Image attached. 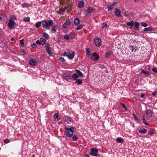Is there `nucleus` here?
<instances>
[{
	"label": "nucleus",
	"mask_w": 157,
	"mask_h": 157,
	"mask_svg": "<svg viewBox=\"0 0 157 157\" xmlns=\"http://www.w3.org/2000/svg\"><path fill=\"white\" fill-rule=\"evenodd\" d=\"M43 36L45 39H48L49 38V36L46 33L42 34Z\"/></svg>",
	"instance_id": "393cba45"
},
{
	"label": "nucleus",
	"mask_w": 157,
	"mask_h": 157,
	"mask_svg": "<svg viewBox=\"0 0 157 157\" xmlns=\"http://www.w3.org/2000/svg\"><path fill=\"white\" fill-rule=\"evenodd\" d=\"M91 59L93 60H97L99 58V56L96 52L93 53L90 56Z\"/></svg>",
	"instance_id": "20e7f679"
},
{
	"label": "nucleus",
	"mask_w": 157,
	"mask_h": 157,
	"mask_svg": "<svg viewBox=\"0 0 157 157\" xmlns=\"http://www.w3.org/2000/svg\"><path fill=\"white\" fill-rule=\"evenodd\" d=\"M121 105L125 109V110H127V108L126 105L123 103H121Z\"/></svg>",
	"instance_id": "3c124183"
},
{
	"label": "nucleus",
	"mask_w": 157,
	"mask_h": 157,
	"mask_svg": "<svg viewBox=\"0 0 157 157\" xmlns=\"http://www.w3.org/2000/svg\"><path fill=\"white\" fill-rule=\"evenodd\" d=\"M134 24L135 26L136 27H138L140 25L139 23L137 22H135Z\"/></svg>",
	"instance_id": "de8ad7c7"
},
{
	"label": "nucleus",
	"mask_w": 157,
	"mask_h": 157,
	"mask_svg": "<svg viewBox=\"0 0 157 157\" xmlns=\"http://www.w3.org/2000/svg\"><path fill=\"white\" fill-rule=\"evenodd\" d=\"M59 59V60L61 62L65 60L64 58L62 57L60 58Z\"/></svg>",
	"instance_id": "13d9d810"
},
{
	"label": "nucleus",
	"mask_w": 157,
	"mask_h": 157,
	"mask_svg": "<svg viewBox=\"0 0 157 157\" xmlns=\"http://www.w3.org/2000/svg\"><path fill=\"white\" fill-rule=\"evenodd\" d=\"M24 20L26 22H29L30 21V17H24Z\"/></svg>",
	"instance_id": "a19ab883"
},
{
	"label": "nucleus",
	"mask_w": 157,
	"mask_h": 157,
	"mask_svg": "<svg viewBox=\"0 0 157 157\" xmlns=\"http://www.w3.org/2000/svg\"><path fill=\"white\" fill-rule=\"evenodd\" d=\"M115 14L118 17H121V10L117 8H116L115 9Z\"/></svg>",
	"instance_id": "f8f14e48"
},
{
	"label": "nucleus",
	"mask_w": 157,
	"mask_h": 157,
	"mask_svg": "<svg viewBox=\"0 0 157 157\" xmlns=\"http://www.w3.org/2000/svg\"><path fill=\"white\" fill-rule=\"evenodd\" d=\"M138 132L139 133H142V134H145L147 132V130L145 128L142 129L140 128L138 130Z\"/></svg>",
	"instance_id": "6ab92c4d"
},
{
	"label": "nucleus",
	"mask_w": 157,
	"mask_h": 157,
	"mask_svg": "<svg viewBox=\"0 0 157 157\" xmlns=\"http://www.w3.org/2000/svg\"><path fill=\"white\" fill-rule=\"evenodd\" d=\"M98 152V150L97 149L93 148L91 149L90 154L92 156H98L97 154Z\"/></svg>",
	"instance_id": "7ed1b4c3"
},
{
	"label": "nucleus",
	"mask_w": 157,
	"mask_h": 157,
	"mask_svg": "<svg viewBox=\"0 0 157 157\" xmlns=\"http://www.w3.org/2000/svg\"><path fill=\"white\" fill-rule=\"evenodd\" d=\"M4 142L5 144H7V143H9L10 142V140H9V139H5L4 140Z\"/></svg>",
	"instance_id": "c03bdc74"
},
{
	"label": "nucleus",
	"mask_w": 157,
	"mask_h": 157,
	"mask_svg": "<svg viewBox=\"0 0 157 157\" xmlns=\"http://www.w3.org/2000/svg\"><path fill=\"white\" fill-rule=\"evenodd\" d=\"M157 93V92L156 91H155L152 93V95L153 96H155L156 95Z\"/></svg>",
	"instance_id": "6e6d98bb"
},
{
	"label": "nucleus",
	"mask_w": 157,
	"mask_h": 157,
	"mask_svg": "<svg viewBox=\"0 0 157 157\" xmlns=\"http://www.w3.org/2000/svg\"><path fill=\"white\" fill-rule=\"evenodd\" d=\"M40 40L41 41V42L42 43V44H46V40L43 38H41L40 39Z\"/></svg>",
	"instance_id": "c9c22d12"
},
{
	"label": "nucleus",
	"mask_w": 157,
	"mask_h": 157,
	"mask_svg": "<svg viewBox=\"0 0 157 157\" xmlns=\"http://www.w3.org/2000/svg\"><path fill=\"white\" fill-rule=\"evenodd\" d=\"M57 25H54L52 28V31L53 33H55L56 31Z\"/></svg>",
	"instance_id": "b1692460"
},
{
	"label": "nucleus",
	"mask_w": 157,
	"mask_h": 157,
	"mask_svg": "<svg viewBox=\"0 0 157 157\" xmlns=\"http://www.w3.org/2000/svg\"><path fill=\"white\" fill-rule=\"evenodd\" d=\"M64 12V10H63V8H60L59 10L57 11V13L59 14H61Z\"/></svg>",
	"instance_id": "cd10ccee"
},
{
	"label": "nucleus",
	"mask_w": 157,
	"mask_h": 157,
	"mask_svg": "<svg viewBox=\"0 0 157 157\" xmlns=\"http://www.w3.org/2000/svg\"><path fill=\"white\" fill-rule=\"evenodd\" d=\"M117 143H121L124 142V140L121 137H118L116 139Z\"/></svg>",
	"instance_id": "4be33fe9"
},
{
	"label": "nucleus",
	"mask_w": 157,
	"mask_h": 157,
	"mask_svg": "<svg viewBox=\"0 0 157 157\" xmlns=\"http://www.w3.org/2000/svg\"><path fill=\"white\" fill-rule=\"evenodd\" d=\"M45 49L47 53L49 55L51 56L52 53L49 44H47V45L45 47Z\"/></svg>",
	"instance_id": "6e6552de"
},
{
	"label": "nucleus",
	"mask_w": 157,
	"mask_h": 157,
	"mask_svg": "<svg viewBox=\"0 0 157 157\" xmlns=\"http://www.w3.org/2000/svg\"><path fill=\"white\" fill-rule=\"evenodd\" d=\"M142 119L143 120V123L146 125H148V124L145 122V115H143L142 116Z\"/></svg>",
	"instance_id": "a878e982"
},
{
	"label": "nucleus",
	"mask_w": 157,
	"mask_h": 157,
	"mask_svg": "<svg viewBox=\"0 0 157 157\" xmlns=\"http://www.w3.org/2000/svg\"><path fill=\"white\" fill-rule=\"evenodd\" d=\"M88 10H85L84 11V13L85 15H86L88 14Z\"/></svg>",
	"instance_id": "bf43d9fd"
},
{
	"label": "nucleus",
	"mask_w": 157,
	"mask_h": 157,
	"mask_svg": "<svg viewBox=\"0 0 157 157\" xmlns=\"http://www.w3.org/2000/svg\"><path fill=\"white\" fill-rule=\"evenodd\" d=\"M112 54V52H107L105 53V56L106 58L109 57Z\"/></svg>",
	"instance_id": "f704fd0d"
},
{
	"label": "nucleus",
	"mask_w": 157,
	"mask_h": 157,
	"mask_svg": "<svg viewBox=\"0 0 157 157\" xmlns=\"http://www.w3.org/2000/svg\"><path fill=\"white\" fill-rule=\"evenodd\" d=\"M31 46L32 48H36L37 47V45L36 43H33V44H32Z\"/></svg>",
	"instance_id": "49530a36"
},
{
	"label": "nucleus",
	"mask_w": 157,
	"mask_h": 157,
	"mask_svg": "<svg viewBox=\"0 0 157 157\" xmlns=\"http://www.w3.org/2000/svg\"><path fill=\"white\" fill-rule=\"evenodd\" d=\"M64 39L66 40H69V35L67 34H66L64 37Z\"/></svg>",
	"instance_id": "37998d69"
},
{
	"label": "nucleus",
	"mask_w": 157,
	"mask_h": 157,
	"mask_svg": "<svg viewBox=\"0 0 157 157\" xmlns=\"http://www.w3.org/2000/svg\"><path fill=\"white\" fill-rule=\"evenodd\" d=\"M41 24V21H38L36 23L35 27L37 28H39Z\"/></svg>",
	"instance_id": "473e14b6"
},
{
	"label": "nucleus",
	"mask_w": 157,
	"mask_h": 157,
	"mask_svg": "<svg viewBox=\"0 0 157 157\" xmlns=\"http://www.w3.org/2000/svg\"><path fill=\"white\" fill-rule=\"evenodd\" d=\"M7 18L6 16L4 14L0 13V20L5 21Z\"/></svg>",
	"instance_id": "f3484780"
},
{
	"label": "nucleus",
	"mask_w": 157,
	"mask_h": 157,
	"mask_svg": "<svg viewBox=\"0 0 157 157\" xmlns=\"http://www.w3.org/2000/svg\"><path fill=\"white\" fill-rule=\"evenodd\" d=\"M140 24H141V26H143L144 27H147L148 26L147 24L145 22H143L141 23Z\"/></svg>",
	"instance_id": "4c0bfd02"
},
{
	"label": "nucleus",
	"mask_w": 157,
	"mask_h": 157,
	"mask_svg": "<svg viewBox=\"0 0 157 157\" xmlns=\"http://www.w3.org/2000/svg\"><path fill=\"white\" fill-rule=\"evenodd\" d=\"M90 50L89 48H86V53L87 55H88L90 53Z\"/></svg>",
	"instance_id": "8fccbe9b"
},
{
	"label": "nucleus",
	"mask_w": 157,
	"mask_h": 157,
	"mask_svg": "<svg viewBox=\"0 0 157 157\" xmlns=\"http://www.w3.org/2000/svg\"><path fill=\"white\" fill-rule=\"evenodd\" d=\"M145 96V94L144 93H141V94L140 96L142 98H144Z\"/></svg>",
	"instance_id": "052dcab7"
},
{
	"label": "nucleus",
	"mask_w": 157,
	"mask_h": 157,
	"mask_svg": "<svg viewBox=\"0 0 157 157\" xmlns=\"http://www.w3.org/2000/svg\"><path fill=\"white\" fill-rule=\"evenodd\" d=\"M125 13H124V15L126 17H128V15H127V14L126 13V11H125Z\"/></svg>",
	"instance_id": "e2e57ef3"
},
{
	"label": "nucleus",
	"mask_w": 157,
	"mask_h": 157,
	"mask_svg": "<svg viewBox=\"0 0 157 157\" xmlns=\"http://www.w3.org/2000/svg\"><path fill=\"white\" fill-rule=\"evenodd\" d=\"M36 43L38 44H42V43L41 42L40 40H37L36 41Z\"/></svg>",
	"instance_id": "603ef678"
},
{
	"label": "nucleus",
	"mask_w": 157,
	"mask_h": 157,
	"mask_svg": "<svg viewBox=\"0 0 157 157\" xmlns=\"http://www.w3.org/2000/svg\"><path fill=\"white\" fill-rule=\"evenodd\" d=\"M116 2H114L112 5L113 6H115L116 4Z\"/></svg>",
	"instance_id": "69168bd1"
},
{
	"label": "nucleus",
	"mask_w": 157,
	"mask_h": 157,
	"mask_svg": "<svg viewBox=\"0 0 157 157\" xmlns=\"http://www.w3.org/2000/svg\"><path fill=\"white\" fill-rule=\"evenodd\" d=\"M72 140L73 141H75L77 140L78 138L75 134H73L72 135Z\"/></svg>",
	"instance_id": "7c9ffc66"
},
{
	"label": "nucleus",
	"mask_w": 157,
	"mask_h": 157,
	"mask_svg": "<svg viewBox=\"0 0 157 157\" xmlns=\"http://www.w3.org/2000/svg\"><path fill=\"white\" fill-rule=\"evenodd\" d=\"M65 121L67 124L70 123L71 122L72 118L70 116H66L65 117Z\"/></svg>",
	"instance_id": "dca6fc26"
},
{
	"label": "nucleus",
	"mask_w": 157,
	"mask_h": 157,
	"mask_svg": "<svg viewBox=\"0 0 157 157\" xmlns=\"http://www.w3.org/2000/svg\"><path fill=\"white\" fill-rule=\"evenodd\" d=\"M83 25H80L78 26L76 28V30H78L82 28Z\"/></svg>",
	"instance_id": "ea45409f"
},
{
	"label": "nucleus",
	"mask_w": 157,
	"mask_h": 157,
	"mask_svg": "<svg viewBox=\"0 0 157 157\" xmlns=\"http://www.w3.org/2000/svg\"><path fill=\"white\" fill-rule=\"evenodd\" d=\"M113 5L108 6H107L108 11H110L113 9Z\"/></svg>",
	"instance_id": "58836bf2"
},
{
	"label": "nucleus",
	"mask_w": 157,
	"mask_h": 157,
	"mask_svg": "<svg viewBox=\"0 0 157 157\" xmlns=\"http://www.w3.org/2000/svg\"><path fill=\"white\" fill-rule=\"evenodd\" d=\"M134 1L136 2H139V0H134Z\"/></svg>",
	"instance_id": "338daca9"
},
{
	"label": "nucleus",
	"mask_w": 157,
	"mask_h": 157,
	"mask_svg": "<svg viewBox=\"0 0 157 157\" xmlns=\"http://www.w3.org/2000/svg\"><path fill=\"white\" fill-rule=\"evenodd\" d=\"M84 5V2L82 0L80 1L78 4V7L79 8H83Z\"/></svg>",
	"instance_id": "a211bd4d"
},
{
	"label": "nucleus",
	"mask_w": 157,
	"mask_h": 157,
	"mask_svg": "<svg viewBox=\"0 0 157 157\" xmlns=\"http://www.w3.org/2000/svg\"><path fill=\"white\" fill-rule=\"evenodd\" d=\"M63 56H67L69 59H72L75 56V53L73 52L71 54H70L69 52H66L63 54Z\"/></svg>",
	"instance_id": "f03ea898"
},
{
	"label": "nucleus",
	"mask_w": 157,
	"mask_h": 157,
	"mask_svg": "<svg viewBox=\"0 0 157 157\" xmlns=\"http://www.w3.org/2000/svg\"><path fill=\"white\" fill-rule=\"evenodd\" d=\"M94 43L95 45L98 47L100 46L101 45V39L98 38L96 37L94 40Z\"/></svg>",
	"instance_id": "39448f33"
},
{
	"label": "nucleus",
	"mask_w": 157,
	"mask_h": 157,
	"mask_svg": "<svg viewBox=\"0 0 157 157\" xmlns=\"http://www.w3.org/2000/svg\"><path fill=\"white\" fill-rule=\"evenodd\" d=\"M148 71H144L143 70H141V73H143L144 74H146L148 73Z\"/></svg>",
	"instance_id": "5fc2aeb1"
},
{
	"label": "nucleus",
	"mask_w": 157,
	"mask_h": 157,
	"mask_svg": "<svg viewBox=\"0 0 157 157\" xmlns=\"http://www.w3.org/2000/svg\"><path fill=\"white\" fill-rule=\"evenodd\" d=\"M15 23L14 21L12 20H10L8 24V26L10 29H12L14 27Z\"/></svg>",
	"instance_id": "0eeeda50"
},
{
	"label": "nucleus",
	"mask_w": 157,
	"mask_h": 157,
	"mask_svg": "<svg viewBox=\"0 0 157 157\" xmlns=\"http://www.w3.org/2000/svg\"><path fill=\"white\" fill-rule=\"evenodd\" d=\"M11 40L12 41H14V40H15L14 38L13 37H12V38H11Z\"/></svg>",
	"instance_id": "0e129e2a"
},
{
	"label": "nucleus",
	"mask_w": 157,
	"mask_h": 157,
	"mask_svg": "<svg viewBox=\"0 0 157 157\" xmlns=\"http://www.w3.org/2000/svg\"><path fill=\"white\" fill-rule=\"evenodd\" d=\"M22 52H23L24 54H25L26 53V51L25 49H23L22 50Z\"/></svg>",
	"instance_id": "680f3d73"
},
{
	"label": "nucleus",
	"mask_w": 157,
	"mask_h": 157,
	"mask_svg": "<svg viewBox=\"0 0 157 157\" xmlns=\"http://www.w3.org/2000/svg\"><path fill=\"white\" fill-rule=\"evenodd\" d=\"M95 10L93 7H89L87 10L89 13H91L94 11Z\"/></svg>",
	"instance_id": "2f4dec72"
},
{
	"label": "nucleus",
	"mask_w": 157,
	"mask_h": 157,
	"mask_svg": "<svg viewBox=\"0 0 157 157\" xmlns=\"http://www.w3.org/2000/svg\"><path fill=\"white\" fill-rule=\"evenodd\" d=\"M11 18L13 20H16V17L14 15H12L11 17Z\"/></svg>",
	"instance_id": "4d7b16f0"
},
{
	"label": "nucleus",
	"mask_w": 157,
	"mask_h": 157,
	"mask_svg": "<svg viewBox=\"0 0 157 157\" xmlns=\"http://www.w3.org/2000/svg\"><path fill=\"white\" fill-rule=\"evenodd\" d=\"M48 27H49V26H51L53 24V21L51 20H48Z\"/></svg>",
	"instance_id": "e433bc0d"
},
{
	"label": "nucleus",
	"mask_w": 157,
	"mask_h": 157,
	"mask_svg": "<svg viewBox=\"0 0 157 157\" xmlns=\"http://www.w3.org/2000/svg\"><path fill=\"white\" fill-rule=\"evenodd\" d=\"M82 83V80L81 79H77L75 82V83L78 85H80Z\"/></svg>",
	"instance_id": "c756f323"
},
{
	"label": "nucleus",
	"mask_w": 157,
	"mask_h": 157,
	"mask_svg": "<svg viewBox=\"0 0 157 157\" xmlns=\"http://www.w3.org/2000/svg\"><path fill=\"white\" fill-rule=\"evenodd\" d=\"M42 25L44 29H48L49 28L48 22L46 20L42 21Z\"/></svg>",
	"instance_id": "1a4fd4ad"
},
{
	"label": "nucleus",
	"mask_w": 157,
	"mask_h": 157,
	"mask_svg": "<svg viewBox=\"0 0 157 157\" xmlns=\"http://www.w3.org/2000/svg\"><path fill=\"white\" fill-rule=\"evenodd\" d=\"M78 77V75L76 73H74L72 76V78L74 80H76Z\"/></svg>",
	"instance_id": "bb28decb"
},
{
	"label": "nucleus",
	"mask_w": 157,
	"mask_h": 157,
	"mask_svg": "<svg viewBox=\"0 0 157 157\" xmlns=\"http://www.w3.org/2000/svg\"><path fill=\"white\" fill-rule=\"evenodd\" d=\"M126 24L127 25L132 27L134 25V21H132L130 22H127Z\"/></svg>",
	"instance_id": "c85d7f7f"
},
{
	"label": "nucleus",
	"mask_w": 157,
	"mask_h": 157,
	"mask_svg": "<svg viewBox=\"0 0 157 157\" xmlns=\"http://www.w3.org/2000/svg\"><path fill=\"white\" fill-rule=\"evenodd\" d=\"M63 10H64V11H65L66 10V7H65L63 9Z\"/></svg>",
	"instance_id": "774afa93"
},
{
	"label": "nucleus",
	"mask_w": 157,
	"mask_h": 157,
	"mask_svg": "<svg viewBox=\"0 0 157 157\" xmlns=\"http://www.w3.org/2000/svg\"><path fill=\"white\" fill-rule=\"evenodd\" d=\"M153 30V29L151 27L145 28L144 30V32L151 31Z\"/></svg>",
	"instance_id": "5701e85b"
},
{
	"label": "nucleus",
	"mask_w": 157,
	"mask_h": 157,
	"mask_svg": "<svg viewBox=\"0 0 157 157\" xmlns=\"http://www.w3.org/2000/svg\"><path fill=\"white\" fill-rule=\"evenodd\" d=\"M129 49L131 50L132 52H135L137 50L138 48L136 46H134L132 45L130 46L129 47Z\"/></svg>",
	"instance_id": "2eb2a0df"
},
{
	"label": "nucleus",
	"mask_w": 157,
	"mask_h": 157,
	"mask_svg": "<svg viewBox=\"0 0 157 157\" xmlns=\"http://www.w3.org/2000/svg\"><path fill=\"white\" fill-rule=\"evenodd\" d=\"M36 64V61L34 59H31L29 61V64L32 66H35Z\"/></svg>",
	"instance_id": "9b49d317"
},
{
	"label": "nucleus",
	"mask_w": 157,
	"mask_h": 157,
	"mask_svg": "<svg viewBox=\"0 0 157 157\" xmlns=\"http://www.w3.org/2000/svg\"><path fill=\"white\" fill-rule=\"evenodd\" d=\"M65 134L66 136L69 138L71 137L73 134V132L76 131L75 128L73 127L70 128H65Z\"/></svg>",
	"instance_id": "f257e3e1"
},
{
	"label": "nucleus",
	"mask_w": 157,
	"mask_h": 157,
	"mask_svg": "<svg viewBox=\"0 0 157 157\" xmlns=\"http://www.w3.org/2000/svg\"><path fill=\"white\" fill-rule=\"evenodd\" d=\"M71 24V20L70 19H67L66 22L62 25L63 28L65 29L68 27L69 25Z\"/></svg>",
	"instance_id": "423d86ee"
},
{
	"label": "nucleus",
	"mask_w": 157,
	"mask_h": 157,
	"mask_svg": "<svg viewBox=\"0 0 157 157\" xmlns=\"http://www.w3.org/2000/svg\"><path fill=\"white\" fill-rule=\"evenodd\" d=\"M74 22L75 25H77L80 23V20L78 18H76L74 20Z\"/></svg>",
	"instance_id": "412c9836"
},
{
	"label": "nucleus",
	"mask_w": 157,
	"mask_h": 157,
	"mask_svg": "<svg viewBox=\"0 0 157 157\" xmlns=\"http://www.w3.org/2000/svg\"><path fill=\"white\" fill-rule=\"evenodd\" d=\"M134 119L137 122H138L139 121V118L137 117L136 116V117L135 116V117H134Z\"/></svg>",
	"instance_id": "864d4df0"
},
{
	"label": "nucleus",
	"mask_w": 157,
	"mask_h": 157,
	"mask_svg": "<svg viewBox=\"0 0 157 157\" xmlns=\"http://www.w3.org/2000/svg\"><path fill=\"white\" fill-rule=\"evenodd\" d=\"M108 27L106 23H104L102 24V27L103 28H107Z\"/></svg>",
	"instance_id": "a18cd8bd"
},
{
	"label": "nucleus",
	"mask_w": 157,
	"mask_h": 157,
	"mask_svg": "<svg viewBox=\"0 0 157 157\" xmlns=\"http://www.w3.org/2000/svg\"><path fill=\"white\" fill-rule=\"evenodd\" d=\"M54 120L55 121H58L60 120V118L57 113H55L53 115Z\"/></svg>",
	"instance_id": "4468645a"
},
{
	"label": "nucleus",
	"mask_w": 157,
	"mask_h": 157,
	"mask_svg": "<svg viewBox=\"0 0 157 157\" xmlns=\"http://www.w3.org/2000/svg\"><path fill=\"white\" fill-rule=\"evenodd\" d=\"M152 71L154 72L157 73V69L156 68H153L152 69Z\"/></svg>",
	"instance_id": "09e8293b"
},
{
	"label": "nucleus",
	"mask_w": 157,
	"mask_h": 157,
	"mask_svg": "<svg viewBox=\"0 0 157 157\" xmlns=\"http://www.w3.org/2000/svg\"><path fill=\"white\" fill-rule=\"evenodd\" d=\"M20 42L21 44V47H23L24 46V40L22 39L20 40Z\"/></svg>",
	"instance_id": "79ce46f5"
},
{
	"label": "nucleus",
	"mask_w": 157,
	"mask_h": 157,
	"mask_svg": "<svg viewBox=\"0 0 157 157\" xmlns=\"http://www.w3.org/2000/svg\"><path fill=\"white\" fill-rule=\"evenodd\" d=\"M21 6L23 8H28L29 7L30 5L29 4L26 2H25L21 4Z\"/></svg>",
	"instance_id": "aec40b11"
},
{
	"label": "nucleus",
	"mask_w": 157,
	"mask_h": 157,
	"mask_svg": "<svg viewBox=\"0 0 157 157\" xmlns=\"http://www.w3.org/2000/svg\"><path fill=\"white\" fill-rule=\"evenodd\" d=\"M153 113V111L150 109H148L146 112V114L149 117H151L152 116Z\"/></svg>",
	"instance_id": "ddd939ff"
},
{
	"label": "nucleus",
	"mask_w": 157,
	"mask_h": 157,
	"mask_svg": "<svg viewBox=\"0 0 157 157\" xmlns=\"http://www.w3.org/2000/svg\"><path fill=\"white\" fill-rule=\"evenodd\" d=\"M76 72L77 74L79 75L80 77H82L83 76V74L82 73L81 71L78 70H76Z\"/></svg>",
	"instance_id": "72a5a7b5"
},
{
	"label": "nucleus",
	"mask_w": 157,
	"mask_h": 157,
	"mask_svg": "<svg viewBox=\"0 0 157 157\" xmlns=\"http://www.w3.org/2000/svg\"><path fill=\"white\" fill-rule=\"evenodd\" d=\"M63 77L65 80L68 81H69L71 79L70 76L68 74H64Z\"/></svg>",
	"instance_id": "9d476101"
}]
</instances>
